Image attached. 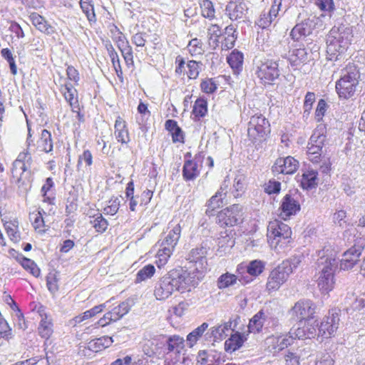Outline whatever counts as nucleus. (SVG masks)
<instances>
[{"mask_svg":"<svg viewBox=\"0 0 365 365\" xmlns=\"http://www.w3.org/2000/svg\"><path fill=\"white\" fill-rule=\"evenodd\" d=\"M195 272L180 267L170 270L155 284L154 295L158 300H165L175 291L190 290L198 284Z\"/></svg>","mask_w":365,"mask_h":365,"instance_id":"f257e3e1","label":"nucleus"},{"mask_svg":"<svg viewBox=\"0 0 365 365\" xmlns=\"http://www.w3.org/2000/svg\"><path fill=\"white\" fill-rule=\"evenodd\" d=\"M360 77L357 66L353 63H349L345 67V73L336 81L335 89L340 99L347 100L355 95Z\"/></svg>","mask_w":365,"mask_h":365,"instance_id":"f03ea898","label":"nucleus"},{"mask_svg":"<svg viewBox=\"0 0 365 365\" xmlns=\"http://www.w3.org/2000/svg\"><path fill=\"white\" fill-rule=\"evenodd\" d=\"M353 32L351 28L344 26L332 29L327 40V52L330 58H337L345 53L351 43Z\"/></svg>","mask_w":365,"mask_h":365,"instance_id":"7ed1b4c3","label":"nucleus"},{"mask_svg":"<svg viewBox=\"0 0 365 365\" xmlns=\"http://www.w3.org/2000/svg\"><path fill=\"white\" fill-rule=\"evenodd\" d=\"M319 271L317 284L322 294H328L335 287L336 259L333 257L322 256L318 262Z\"/></svg>","mask_w":365,"mask_h":365,"instance_id":"20e7f679","label":"nucleus"},{"mask_svg":"<svg viewBox=\"0 0 365 365\" xmlns=\"http://www.w3.org/2000/svg\"><path fill=\"white\" fill-rule=\"evenodd\" d=\"M271 133L270 123L262 113L252 115L247 123V138L256 147L267 141Z\"/></svg>","mask_w":365,"mask_h":365,"instance_id":"39448f33","label":"nucleus"},{"mask_svg":"<svg viewBox=\"0 0 365 365\" xmlns=\"http://www.w3.org/2000/svg\"><path fill=\"white\" fill-rule=\"evenodd\" d=\"M291 227L283 222L274 220L269 222L267 237L269 244L274 249L287 247L292 241Z\"/></svg>","mask_w":365,"mask_h":365,"instance_id":"423d86ee","label":"nucleus"},{"mask_svg":"<svg viewBox=\"0 0 365 365\" xmlns=\"http://www.w3.org/2000/svg\"><path fill=\"white\" fill-rule=\"evenodd\" d=\"M297 265L292 259H286L272 269L267 279L265 290L269 294L278 291L288 280Z\"/></svg>","mask_w":365,"mask_h":365,"instance_id":"0eeeda50","label":"nucleus"},{"mask_svg":"<svg viewBox=\"0 0 365 365\" xmlns=\"http://www.w3.org/2000/svg\"><path fill=\"white\" fill-rule=\"evenodd\" d=\"M255 74L264 86H272L280 76L279 63L272 59L259 61L254 66Z\"/></svg>","mask_w":365,"mask_h":365,"instance_id":"6e6552de","label":"nucleus"},{"mask_svg":"<svg viewBox=\"0 0 365 365\" xmlns=\"http://www.w3.org/2000/svg\"><path fill=\"white\" fill-rule=\"evenodd\" d=\"M340 322V310L332 309L324 317L318 326V336L330 339L335 336Z\"/></svg>","mask_w":365,"mask_h":365,"instance_id":"1a4fd4ad","label":"nucleus"},{"mask_svg":"<svg viewBox=\"0 0 365 365\" xmlns=\"http://www.w3.org/2000/svg\"><path fill=\"white\" fill-rule=\"evenodd\" d=\"M317 308V304L312 300L303 299L294 304L291 312L292 315L302 323L311 322L315 318Z\"/></svg>","mask_w":365,"mask_h":365,"instance_id":"9d476101","label":"nucleus"},{"mask_svg":"<svg viewBox=\"0 0 365 365\" xmlns=\"http://www.w3.org/2000/svg\"><path fill=\"white\" fill-rule=\"evenodd\" d=\"M294 339L292 330L289 334L271 335L264 340V349L274 355L293 344Z\"/></svg>","mask_w":365,"mask_h":365,"instance_id":"9b49d317","label":"nucleus"},{"mask_svg":"<svg viewBox=\"0 0 365 365\" xmlns=\"http://www.w3.org/2000/svg\"><path fill=\"white\" fill-rule=\"evenodd\" d=\"M301 210L300 203L295 196L291 193L286 194L282 199L279 206V216L284 220H289L297 215Z\"/></svg>","mask_w":365,"mask_h":365,"instance_id":"f8f14e48","label":"nucleus"},{"mask_svg":"<svg viewBox=\"0 0 365 365\" xmlns=\"http://www.w3.org/2000/svg\"><path fill=\"white\" fill-rule=\"evenodd\" d=\"M299 168V161L294 157L287 156L285 158H278L272 167V171L274 174L292 175Z\"/></svg>","mask_w":365,"mask_h":365,"instance_id":"ddd939ff","label":"nucleus"},{"mask_svg":"<svg viewBox=\"0 0 365 365\" xmlns=\"http://www.w3.org/2000/svg\"><path fill=\"white\" fill-rule=\"evenodd\" d=\"M228 203L227 185L224 183L220 190L213 195L207 202V207L205 213L208 216H213L215 215V210L223 206L227 205Z\"/></svg>","mask_w":365,"mask_h":365,"instance_id":"4468645a","label":"nucleus"},{"mask_svg":"<svg viewBox=\"0 0 365 365\" xmlns=\"http://www.w3.org/2000/svg\"><path fill=\"white\" fill-rule=\"evenodd\" d=\"M364 250V247L354 244L343 254L340 260V268L343 270L352 269L359 261V257Z\"/></svg>","mask_w":365,"mask_h":365,"instance_id":"2eb2a0df","label":"nucleus"},{"mask_svg":"<svg viewBox=\"0 0 365 365\" xmlns=\"http://www.w3.org/2000/svg\"><path fill=\"white\" fill-rule=\"evenodd\" d=\"M282 5V0H273L269 11L260 15L257 23L258 26L262 29L269 28L277 18Z\"/></svg>","mask_w":365,"mask_h":365,"instance_id":"dca6fc26","label":"nucleus"},{"mask_svg":"<svg viewBox=\"0 0 365 365\" xmlns=\"http://www.w3.org/2000/svg\"><path fill=\"white\" fill-rule=\"evenodd\" d=\"M245 328L244 324L239 327H237L236 322L232 328V334L230 336V351H235L242 346L243 344L247 340L249 335L247 331H243Z\"/></svg>","mask_w":365,"mask_h":365,"instance_id":"f3484780","label":"nucleus"},{"mask_svg":"<svg viewBox=\"0 0 365 365\" xmlns=\"http://www.w3.org/2000/svg\"><path fill=\"white\" fill-rule=\"evenodd\" d=\"M170 227H172V229L169 231L168 234L158 243L161 246H169L175 249L180 239L182 228L180 224L173 225L170 223Z\"/></svg>","mask_w":365,"mask_h":365,"instance_id":"a211bd4d","label":"nucleus"},{"mask_svg":"<svg viewBox=\"0 0 365 365\" xmlns=\"http://www.w3.org/2000/svg\"><path fill=\"white\" fill-rule=\"evenodd\" d=\"M266 319V312L262 309L257 312L250 319L247 325V333H260L262 331Z\"/></svg>","mask_w":365,"mask_h":365,"instance_id":"6ab92c4d","label":"nucleus"},{"mask_svg":"<svg viewBox=\"0 0 365 365\" xmlns=\"http://www.w3.org/2000/svg\"><path fill=\"white\" fill-rule=\"evenodd\" d=\"M324 142L325 140H324L315 137H310L307 145V155L311 160L318 161V159L321 156Z\"/></svg>","mask_w":365,"mask_h":365,"instance_id":"aec40b11","label":"nucleus"},{"mask_svg":"<svg viewBox=\"0 0 365 365\" xmlns=\"http://www.w3.org/2000/svg\"><path fill=\"white\" fill-rule=\"evenodd\" d=\"M132 307V301L127 299L120 303L118 307L106 313V318H109V322H116L121 319L130 311Z\"/></svg>","mask_w":365,"mask_h":365,"instance_id":"412c9836","label":"nucleus"},{"mask_svg":"<svg viewBox=\"0 0 365 365\" xmlns=\"http://www.w3.org/2000/svg\"><path fill=\"white\" fill-rule=\"evenodd\" d=\"M288 61L292 67H300L307 62V52L304 48H295L289 51Z\"/></svg>","mask_w":365,"mask_h":365,"instance_id":"4be33fe9","label":"nucleus"},{"mask_svg":"<svg viewBox=\"0 0 365 365\" xmlns=\"http://www.w3.org/2000/svg\"><path fill=\"white\" fill-rule=\"evenodd\" d=\"M29 19L32 22V24L41 32H43L47 35H51L55 32L53 28L48 24L47 21L44 17L39 15L38 14L34 12L29 16Z\"/></svg>","mask_w":365,"mask_h":365,"instance_id":"5701e85b","label":"nucleus"},{"mask_svg":"<svg viewBox=\"0 0 365 365\" xmlns=\"http://www.w3.org/2000/svg\"><path fill=\"white\" fill-rule=\"evenodd\" d=\"M302 327H299L292 331V334L295 339H305L314 338L317 333L316 326L310 322H303Z\"/></svg>","mask_w":365,"mask_h":365,"instance_id":"b1692460","label":"nucleus"},{"mask_svg":"<svg viewBox=\"0 0 365 365\" xmlns=\"http://www.w3.org/2000/svg\"><path fill=\"white\" fill-rule=\"evenodd\" d=\"M244 269H245L247 273L251 277L255 278L263 272L264 269V263L261 260L255 259L251 261L248 265L245 267L240 265L237 268L238 274H242L244 272L242 271Z\"/></svg>","mask_w":365,"mask_h":365,"instance_id":"393cba45","label":"nucleus"},{"mask_svg":"<svg viewBox=\"0 0 365 365\" xmlns=\"http://www.w3.org/2000/svg\"><path fill=\"white\" fill-rule=\"evenodd\" d=\"M244 55L237 49L230 53V67L233 73L238 76L243 70Z\"/></svg>","mask_w":365,"mask_h":365,"instance_id":"a878e982","label":"nucleus"},{"mask_svg":"<svg viewBox=\"0 0 365 365\" xmlns=\"http://www.w3.org/2000/svg\"><path fill=\"white\" fill-rule=\"evenodd\" d=\"M206 255L207 249L205 247H197L190 251L189 259L192 262L200 264V267L196 268L197 269L199 268L204 269L207 266Z\"/></svg>","mask_w":365,"mask_h":365,"instance_id":"bb28decb","label":"nucleus"},{"mask_svg":"<svg viewBox=\"0 0 365 365\" xmlns=\"http://www.w3.org/2000/svg\"><path fill=\"white\" fill-rule=\"evenodd\" d=\"M318 173L314 170H305L301 177L300 185L303 189L309 190L317 185Z\"/></svg>","mask_w":365,"mask_h":365,"instance_id":"cd10ccee","label":"nucleus"},{"mask_svg":"<svg viewBox=\"0 0 365 365\" xmlns=\"http://www.w3.org/2000/svg\"><path fill=\"white\" fill-rule=\"evenodd\" d=\"M311 33L310 28L307 22L302 21L297 24L291 30L290 37L294 41H299L302 38L309 36Z\"/></svg>","mask_w":365,"mask_h":365,"instance_id":"c85d7f7f","label":"nucleus"},{"mask_svg":"<svg viewBox=\"0 0 365 365\" xmlns=\"http://www.w3.org/2000/svg\"><path fill=\"white\" fill-rule=\"evenodd\" d=\"M37 149L48 153L53 150V141L51 133L46 129L41 131L39 140L37 141Z\"/></svg>","mask_w":365,"mask_h":365,"instance_id":"c756f323","label":"nucleus"},{"mask_svg":"<svg viewBox=\"0 0 365 365\" xmlns=\"http://www.w3.org/2000/svg\"><path fill=\"white\" fill-rule=\"evenodd\" d=\"M115 135L121 143H128L130 140L125 122L120 117H118L115 122Z\"/></svg>","mask_w":365,"mask_h":365,"instance_id":"7c9ffc66","label":"nucleus"},{"mask_svg":"<svg viewBox=\"0 0 365 365\" xmlns=\"http://www.w3.org/2000/svg\"><path fill=\"white\" fill-rule=\"evenodd\" d=\"M61 91L63 94L66 101L69 103L73 110L78 108V100L75 98V96L77 94V91L73 88L71 83H66L64 86H62Z\"/></svg>","mask_w":365,"mask_h":365,"instance_id":"2f4dec72","label":"nucleus"},{"mask_svg":"<svg viewBox=\"0 0 365 365\" xmlns=\"http://www.w3.org/2000/svg\"><path fill=\"white\" fill-rule=\"evenodd\" d=\"M199 174L200 171L195 162L191 160L185 162L182 168V175L185 180H193Z\"/></svg>","mask_w":365,"mask_h":365,"instance_id":"473e14b6","label":"nucleus"},{"mask_svg":"<svg viewBox=\"0 0 365 365\" xmlns=\"http://www.w3.org/2000/svg\"><path fill=\"white\" fill-rule=\"evenodd\" d=\"M228 330V324L224 323L211 329V332H207L205 336L207 338L212 337L214 341H222L227 336L226 331Z\"/></svg>","mask_w":365,"mask_h":365,"instance_id":"72a5a7b5","label":"nucleus"},{"mask_svg":"<svg viewBox=\"0 0 365 365\" xmlns=\"http://www.w3.org/2000/svg\"><path fill=\"white\" fill-rule=\"evenodd\" d=\"M159 245V249L157 253L158 259L156 260L157 266L160 268L164 266L167 262L170 256L172 255L175 249L171 247L161 246Z\"/></svg>","mask_w":365,"mask_h":365,"instance_id":"f704fd0d","label":"nucleus"},{"mask_svg":"<svg viewBox=\"0 0 365 365\" xmlns=\"http://www.w3.org/2000/svg\"><path fill=\"white\" fill-rule=\"evenodd\" d=\"M113 343L112 337L103 336L88 343V349L93 351H98L108 347Z\"/></svg>","mask_w":365,"mask_h":365,"instance_id":"c9c22d12","label":"nucleus"},{"mask_svg":"<svg viewBox=\"0 0 365 365\" xmlns=\"http://www.w3.org/2000/svg\"><path fill=\"white\" fill-rule=\"evenodd\" d=\"M209 45L215 49L217 47H220L222 51L225 53L228 51V41L225 35H212L209 39Z\"/></svg>","mask_w":365,"mask_h":365,"instance_id":"e433bc0d","label":"nucleus"},{"mask_svg":"<svg viewBox=\"0 0 365 365\" xmlns=\"http://www.w3.org/2000/svg\"><path fill=\"white\" fill-rule=\"evenodd\" d=\"M208 327V324L204 322L200 326L195 329L187 336V341L190 347L193 346L196 344L197 340L202 336L205 331L207 329Z\"/></svg>","mask_w":365,"mask_h":365,"instance_id":"4c0bfd02","label":"nucleus"},{"mask_svg":"<svg viewBox=\"0 0 365 365\" xmlns=\"http://www.w3.org/2000/svg\"><path fill=\"white\" fill-rule=\"evenodd\" d=\"M39 335L46 339H48L53 333V323L51 320L47 319V316L42 318L38 327Z\"/></svg>","mask_w":365,"mask_h":365,"instance_id":"58836bf2","label":"nucleus"},{"mask_svg":"<svg viewBox=\"0 0 365 365\" xmlns=\"http://www.w3.org/2000/svg\"><path fill=\"white\" fill-rule=\"evenodd\" d=\"M155 272V268L154 265L149 264L141 268L137 273L135 279V283H140L148 279H150Z\"/></svg>","mask_w":365,"mask_h":365,"instance_id":"ea45409f","label":"nucleus"},{"mask_svg":"<svg viewBox=\"0 0 365 365\" xmlns=\"http://www.w3.org/2000/svg\"><path fill=\"white\" fill-rule=\"evenodd\" d=\"M243 215L242 208L238 205H233L230 208V225L234 226L242 222Z\"/></svg>","mask_w":365,"mask_h":365,"instance_id":"a19ab883","label":"nucleus"},{"mask_svg":"<svg viewBox=\"0 0 365 365\" xmlns=\"http://www.w3.org/2000/svg\"><path fill=\"white\" fill-rule=\"evenodd\" d=\"M18 261H19L21 266L26 270L29 271V272L34 277H37L40 275V269L33 260L21 255L18 258Z\"/></svg>","mask_w":365,"mask_h":365,"instance_id":"79ce46f5","label":"nucleus"},{"mask_svg":"<svg viewBox=\"0 0 365 365\" xmlns=\"http://www.w3.org/2000/svg\"><path fill=\"white\" fill-rule=\"evenodd\" d=\"M207 113V103L203 98H197L194 104L192 115L195 118L200 119L204 117Z\"/></svg>","mask_w":365,"mask_h":365,"instance_id":"37998d69","label":"nucleus"},{"mask_svg":"<svg viewBox=\"0 0 365 365\" xmlns=\"http://www.w3.org/2000/svg\"><path fill=\"white\" fill-rule=\"evenodd\" d=\"M202 16L212 19L215 17V9L213 4L210 0H199Z\"/></svg>","mask_w":365,"mask_h":365,"instance_id":"c03bdc74","label":"nucleus"},{"mask_svg":"<svg viewBox=\"0 0 365 365\" xmlns=\"http://www.w3.org/2000/svg\"><path fill=\"white\" fill-rule=\"evenodd\" d=\"M328 105L324 99H319L314 112V119L317 123L322 122L327 110Z\"/></svg>","mask_w":365,"mask_h":365,"instance_id":"a18cd8bd","label":"nucleus"},{"mask_svg":"<svg viewBox=\"0 0 365 365\" xmlns=\"http://www.w3.org/2000/svg\"><path fill=\"white\" fill-rule=\"evenodd\" d=\"M246 186V177L244 174L239 173L234 179V187L236 192L235 197L241 195Z\"/></svg>","mask_w":365,"mask_h":365,"instance_id":"49530a36","label":"nucleus"},{"mask_svg":"<svg viewBox=\"0 0 365 365\" xmlns=\"http://www.w3.org/2000/svg\"><path fill=\"white\" fill-rule=\"evenodd\" d=\"M91 224L98 232H103L106 230L108 223L101 214H98L97 217L90 221Z\"/></svg>","mask_w":365,"mask_h":365,"instance_id":"de8ad7c7","label":"nucleus"},{"mask_svg":"<svg viewBox=\"0 0 365 365\" xmlns=\"http://www.w3.org/2000/svg\"><path fill=\"white\" fill-rule=\"evenodd\" d=\"M201 62L196 61H189L187 64L188 71H187V76L190 79H195L199 75L202 66Z\"/></svg>","mask_w":365,"mask_h":365,"instance_id":"09e8293b","label":"nucleus"},{"mask_svg":"<svg viewBox=\"0 0 365 365\" xmlns=\"http://www.w3.org/2000/svg\"><path fill=\"white\" fill-rule=\"evenodd\" d=\"M1 56L7 61V62L9 64L11 73L13 75H16L17 73V68L16 65L14 61V58L13 57V55L11 53V51L8 48H3L1 51Z\"/></svg>","mask_w":365,"mask_h":365,"instance_id":"8fccbe9b","label":"nucleus"},{"mask_svg":"<svg viewBox=\"0 0 365 365\" xmlns=\"http://www.w3.org/2000/svg\"><path fill=\"white\" fill-rule=\"evenodd\" d=\"M124 42L122 43L123 44ZM118 48L120 50L122 55L124 58L125 63L129 65L133 63V51L132 48L128 45V42H125V46L123 47V45L118 44Z\"/></svg>","mask_w":365,"mask_h":365,"instance_id":"3c124183","label":"nucleus"},{"mask_svg":"<svg viewBox=\"0 0 365 365\" xmlns=\"http://www.w3.org/2000/svg\"><path fill=\"white\" fill-rule=\"evenodd\" d=\"M184 339L177 335L170 336L167 340L168 349L169 351H173L177 348H182Z\"/></svg>","mask_w":365,"mask_h":365,"instance_id":"603ef678","label":"nucleus"},{"mask_svg":"<svg viewBox=\"0 0 365 365\" xmlns=\"http://www.w3.org/2000/svg\"><path fill=\"white\" fill-rule=\"evenodd\" d=\"M58 279L56 274L49 273L46 277V284L48 290L53 294L58 291Z\"/></svg>","mask_w":365,"mask_h":365,"instance_id":"864d4df0","label":"nucleus"},{"mask_svg":"<svg viewBox=\"0 0 365 365\" xmlns=\"http://www.w3.org/2000/svg\"><path fill=\"white\" fill-rule=\"evenodd\" d=\"M80 6L83 12L86 14L88 21L90 23H95L96 21V17L94 12L93 5L80 3Z\"/></svg>","mask_w":365,"mask_h":365,"instance_id":"5fc2aeb1","label":"nucleus"},{"mask_svg":"<svg viewBox=\"0 0 365 365\" xmlns=\"http://www.w3.org/2000/svg\"><path fill=\"white\" fill-rule=\"evenodd\" d=\"M245 5L243 4H235L232 12L230 13V19L237 20L242 19L245 15Z\"/></svg>","mask_w":365,"mask_h":365,"instance_id":"6e6d98bb","label":"nucleus"},{"mask_svg":"<svg viewBox=\"0 0 365 365\" xmlns=\"http://www.w3.org/2000/svg\"><path fill=\"white\" fill-rule=\"evenodd\" d=\"M281 190V183L275 180H270L265 185L264 191L269 195L278 194Z\"/></svg>","mask_w":365,"mask_h":365,"instance_id":"4d7b16f0","label":"nucleus"},{"mask_svg":"<svg viewBox=\"0 0 365 365\" xmlns=\"http://www.w3.org/2000/svg\"><path fill=\"white\" fill-rule=\"evenodd\" d=\"M120 203V201L118 197L112 198L109 201V205L104 208V213L110 215H115L119 209Z\"/></svg>","mask_w":365,"mask_h":365,"instance_id":"13d9d810","label":"nucleus"},{"mask_svg":"<svg viewBox=\"0 0 365 365\" xmlns=\"http://www.w3.org/2000/svg\"><path fill=\"white\" fill-rule=\"evenodd\" d=\"M43 213H46L43 210H39L36 214H35V217L33 222V226L36 230L38 231H44L43 228L45 227V222L43 218Z\"/></svg>","mask_w":365,"mask_h":365,"instance_id":"bf43d9fd","label":"nucleus"},{"mask_svg":"<svg viewBox=\"0 0 365 365\" xmlns=\"http://www.w3.org/2000/svg\"><path fill=\"white\" fill-rule=\"evenodd\" d=\"M327 130V125L325 123L320 122L319 124L317 125L311 137H315L317 138L325 140Z\"/></svg>","mask_w":365,"mask_h":365,"instance_id":"052dcab7","label":"nucleus"},{"mask_svg":"<svg viewBox=\"0 0 365 365\" xmlns=\"http://www.w3.org/2000/svg\"><path fill=\"white\" fill-rule=\"evenodd\" d=\"M106 307V303H103L97 306L93 307L89 310H87L83 312L84 317H86V320L88 319H91L92 317H94L98 314L101 313L105 308Z\"/></svg>","mask_w":365,"mask_h":365,"instance_id":"680f3d73","label":"nucleus"},{"mask_svg":"<svg viewBox=\"0 0 365 365\" xmlns=\"http://www.w3.org/2000/svg\"><path fill=\"white\" fill-rule=\"evenodd\" d=\"M202 44L200 40L197 38L192 39L188 43L190 52L195 54L202 53L203 52Z\"/></svg>","mask_w":365,"mask_h":365,"instance_id":"e2e57ef3","label":"nucleus"},{"mask_svg":"<svg viewBox=\"0 0 365 365\" xmlns=\"http://www.w3.org/2000/svg\"><path fill=\"white\" fill-rule=\"evenodd\" d=\"M200 87L203 92L206 93H212L216 90L217 85L213 79H207L202 81L200 84Z\"/></svg>","mask_w":365,"mask_h":365,"instance_id":"0e129e2a","label":"nucleus"},{"mask_svg":"<svg viewBox=\"0 0 365 365\" xmlns=\"http://www.w3.org/2000/svg\"><path fill=\"white\" fill-rule=\"evenodd\" d=\"M316 4L322 11L331 12L334 9V0H317Z\"/></svg>","mask_w":365,"mask_h":365,"instance_id":"69168bd1","label":"nucleus"},{"mask_svg":"<svg viewBox=\"0 0 365 365\" xmlns=\"http://www.w3.org/2000/svg\"><path fill=\"white\" fill-rule=\"evenodd\" d=\"M216 222L221 227H226L228 225V207L217 212Z\"/></svg>","mask_w":365,"mask_h":365,"instance_id":"338daca9","label":"nucleus"},{"mask_svg":"<svg viewBox=\"0 0 365 365\" xmlns=\"http://www.w3.org/2000/svg\"><path fill=\"white\" fill-rule=\"evenodd\" d=\"M316 99L315 94L314 92H307L304 101V112L310 113L312 105Z\"/></svg>","mask_w":365,"mask_h":365,"instance_id":"774afa93","label":"nucleus"}]
</instances>
